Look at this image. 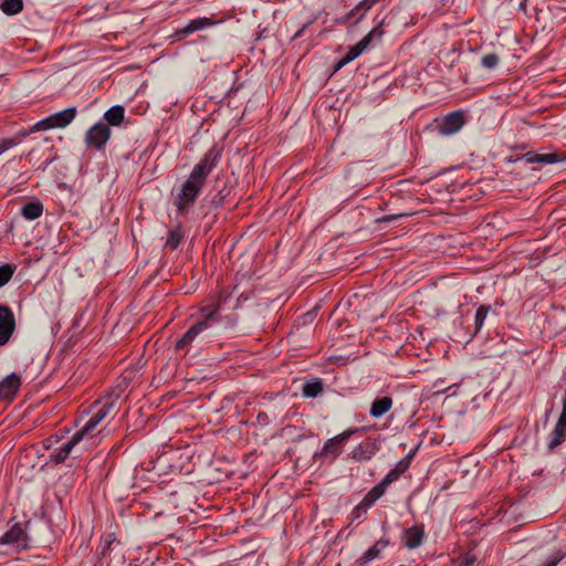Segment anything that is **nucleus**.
Instances as JSON below:
<instances>
[{
	"mask_svg": "<svg viewBox=\"0 0 566 566\" xmlns=\"http://www.w3.org/2000/svg\"><path fill=\"white\" fill-rule=\"evenodd\" d=\"M248 298H249L248 296H244V294H243V293H241V294L239 295V297H238V302H240L241 300L247 301Z\"/></svg>",
	"mask_w": 566,
	"mask_h": 566,
	"instance_id": "nucleus-39",
	"label": "nucleus"
},
{
	"mask_svg": "<svg viewBox=\"0 0 566 566\" xmlns=\"http://www.w3.org/2000/svg\"><path fill=\"white\" fill-rule=\"evenodd\" d=\"M87 436L85 432H83L82 429L77 430L73 437L66 442L64 443L61 448L63 449V451L70 455L71 451L73 450V448L80 442L83 440V438Z\"/></svg>",
	"mask_w": 566,
	"mask_h": 566,
	"instance_id": "nucleus-27",
	"label": "nucleus"
},
{
	"mask_svg": "<svg viewBox=\"0 0 566 566\" xmlns=\"http://www.w3.org/2000/svg\"><path fill=\"white\" fill-rule=\"evenodd\" d=\"M374 454V450L371 444L360 443L355 447L352 451V458L357 461L369 460Z\"/></svg>",
	"mask_w": 566,
	"mask_h": 566,
	"instance_id": "nucleus-21",
	"label": "nucleus"
},
{
	"mask_svg": "<svg viewBox=\"0 0 566 566\" xmlns=\"http://www.w3.org/2000/svg\"><path fill=\"white\" fill-rule=\"evenodd\" d=\"M43 212V206L40 202H29L23 206L21 213L28 220L39 218Z\"/></svg>",
	"mask_w": 566,
	"mask_h": 566,
	"instance_id": "nucleus-20",
	"label": "nucleus"
},
{
	"mask_svg": "<svg viewBox=\"0 0 566 566\" xmlns=\"http://www.w3.org/2000/svg\"><path fill=\"white\" fill-rule=\"evenodd\" d=\"M367 1L371 4V7H374L378 2V0H367Z\"/></svg>",
	"mask_w": 566,
	"mask_h": 566,
	"instance_id": "nucleus-40",
	"label": "nucleus"
},
{
	"mask_svg": "<svg viewBox=\"0 0 566 566\" xmlns=\"http://www.w3.org/2000/svg\"><path fill=\"white\" fill-rule=\"evenodd\" d=\"M354 433V431L352 430H348V431H345L332 439H328L319 455L321 457H336L339 452H340V448L345 444V442L349 439V437Z\"/></svg>",
	"mask_w": 566,
	"mask_h": 566,
	"instance_id": "nucleus-9",
	"label": "nucleus"
},
{
	"mask_svg": "<svg viewBox=\"0 0 566 566\" xmlns=\"http://www.w3.org/2000/svg\"><path fill=\"white\" fill-rule=\"evenodd\" d=\"M212 24H213V21L210 18L203 17V18L193 19L186 27H184L182 29H179L176 32V35L179 36L180 39H184L187 35H189L196 31H200L202 29L209 28Z\"/></svg>",
	"mask_w": 566,
	"mask_h": 566,
	"instance_id": "nucleus-16",
	"label": "nucleus"
},
{
	"mask_svg": "<svg viewBox=\"0 0 566 566\" xmlns=\"http://www.w3.org/2000/svg\"><path fill=\"white\" fill-rule=\"evenodd\" d=\"M566 439V421L558 418L557 423L552 432L551 440L548 442V449L554 450L556 447L562 444Z\"/></svg>",
	"mask_w": 566,
	"mask_h": 566,
	"instance_id": "nucleus-17",
	"label": "nucleus"
},
{
	"mask_svg": "<svg viewBox=\"0 0 566 566\" xmlns=\"http://www.w3.org/2000/svg\"><path fill=\"white\" fill-rule=\"evenodd\" d=\"M349 254H350L349 250H332L328 253V258L333 256V258L340 259L339 263L333 264L334 269H339V268L344 266L347 262L350 263L353 259H357L358 258V256H353V255H349Z\"/></svg>",
	"mask_w": 566,
	"mask_h": 566,
	"instance_id": "nucleus-23",
	"label": "nucleus"
},
{
	"mask_svg": "<svg viewBox=\"0 0 566 566\" xmlns=\"http://www.w3.org/2000/svg\"><path fill=\"white\" fill-rule=\"evenodd\" d=\"M1 10L9 15L17 14L23 9L22 0H3L0 4Z\"/></svg>",
	"mask_w": 566,
	"mask_h": 566,
	"instance_id": "nucleus-24",
	"label": "nucleus"
},
{
	"mask_svg": "<svg viewBox=\"0 0 566 566\" xmlns=\"http://www.w3.org/2000/svg\"><path fill=\"white\" fill-rule=\"evenodd\" d=\"M15 318L13 312L7 305H0V346H4L13 335Z\"/></svg>",
	"mask_w": 566,
	"mask_h": 566,
	"instance_id": "nucleus-7",
	"label": "nucleus"
},
{
	"mask_svg": "<svg viewBox=\"0 0 566 566\" xmlns=\"http://www.w3.org/2000/svg\"><path fill=\"white\" fill-rule=\"evenodd\" d=\"M212 167L213 160L210 159V155H206L201 161L195 166L177 196L176 205L178 210L184 211L193 203Z\"/></svg>",
	"mask_w": 566,
	"mask_h": 566,
	"instance_id": "nucleus-1",
	"label": "nucleus"
},
{
	"mask_svg": "<svg viewBox=\"0 0 566 566\" xmlns=\"http://www.w3.org/2000/svg\"><path fill=\"white\" fill-rule=\"evenodd\" d=\"M111 129L104 123H98L91 127L85 136L87 145L101 149L109 139Z\"/></svg>",
	"mask_w": 566,
	"mask_h": 566,
	"instance_id": "nucleus-8",
	"label": "nucleus"
},
{
	"mask_svg": "<svg viewBox=\"0 0 566 566\" xmlns=\"http://www.w3.org/2000/svg\"><path fill=\"white\" fill-rule=\"evenodd\" d=\"M387 539L377 541L355 563L356 566H367L371 560L379 557L380 553L388 546Z\"/></svg>",
	"mask_w": 566,
	"mask_h": 566,
	"instance_id": "nucleus-13",
	"label": "nucleus"
},
{
	"mask_svg": "<svg viewBox=\"0 0 566 566\" xmlns=\"http://www.w3.org/2000/svg\"><path fill=\"white\" fill-rule=\"evenodd\" d=\"M119 398V392H111L102 401H96L94 405L102 402L101 408L91 417V419L83 426L82 430L86 434H90L95 427L102 422L114 408V402Z\"/></svg>",
	"mask_w": 566,
	"mask_h": 566,
	"instance_id": "nucleus-5",
	"label": "nucleus"
},
{
	"mask_svg": "<svg viewBox=\"0 0 566 566\" xmlns=\"http://www.w3.org/2000/svg\"><path fill=\"white\" fill-rule=\"evenodd\" d=\"M391 406L392 399L390 397L377 398L373 401L369 413L374 418H380L390 410Z\"/></svg>",
	"mask_w": 566,
	"mask_h": 566,
	"instance_id": "nucleus-18",
	"label": "nucleus"
},
{
	"mask_svg": "<svg viewBox=\"0 0 566 566\" xmlns=\"http://www.w3.org/2000/svg\"><path fill=\"white\" fill-rule=\"evenodd\" d=\"M424 538V530L422 526H412L406 528L402 534V541L407 548H418Z\"/></svg>",
	"mask_w": 566,
	"mask_h": 566,
	"instance_id": "nucleus-12",
	"label": "nucleus"
},
{
	"mask_svg": "<svg viewBox=\"0 0 566 566\" xmlns=\"http://www.w3.org/2000/svg\"><path fill=\"white\" fill-rule=\"evenodd\" d=\"M392 483L391 475H386L377 485H375L361 500L358 507H370L386 491L387 486Z\"/></svg>",
	"mask_w": 566,
	"mask_h": 566,
	"instance_id": "nucleus-10",
	"label": "nucleus"
},
{
	"mask_svg": "<svg viewBox=\"0 0 566 566\" xmlns=\"http://www.w3.org/2000/svg\"><path fill=\"white\" fill-rule=\"evenodd\" d=\"M182 237L180 229H174L169 232L166 244L170 248H177L182 243Z\"/></svg>",
	"mask_w": 566,
	"mask_h": 566,
	"instance_id": "nucleus-30",
	"label": "nucleus"
},
{
	"mask_svg": "<svg viewBox=\"0 0 566 566\" xmlns=\"http://www.w3.org/2000/svg\"><path fill=\"white\" fill-rule=\"evenodd\" d=\"M15 266L11 264H4L0 266V287L6 285L14 273Z\"/></svg>",
	"mask_w": 566,
	"mask_h": 566,
	"instance_id": "nucleus-28",
	"label": "nucleus"
},
{
	"mask_svg": "<svg viewBox=\"0 0 566 566\" xmlns=\"http://www.w3.org/2000/svg\"><path fill=\"white\" fill-rule=\"evenodd\" d=\"M565 556L566 552L555 551L546 557L542 566H557Z\"/></svg>",
	"mask_w": 566,
	"mask_h": 566,
	"instance_id": "nucleus-29",
	"label": "nucleus"
},
{
	"mask_svg": "<svg viewBox=\"0 0 566 566\" xmlns=\"http://www.w3.org/2000/svg\"><path fill=\"white\" fill-rule=\"evenodd\" d=\"M499 61L500 59L496 54L489 53L482 57V65L485 69H494L499 64Z\"/></svg>",
	"mask_w": 566,
	"mask_h": 566,
	"instance_id": "nucleus-31",
	"label": "nucleus"
},
{
	"mask_svg": "<svg viewBox=\"0 0 566 566\" xmlns=\"http://www.w3.org/2000/svg\"><path fill=\"white\" fill-rule=\"evenodd\" d=\"M478 563V558L475 555L465 554L460 557L459 566H474Z\"/></svg>",
	"mask_w": 566,
	"mask_h": 566,
	"instance_id": "nucleus-33",
	"label": "nucleus"
},
{
	"mask_svg": "<svg viewBox=\"0 0 566 566\" xmlns=\"http://www.w3.org/2000/svg\"><path fill=\"white\" fill-rule=\"evenodd\" d=\"M524 158L527 163H537L541 165H551L555 163H559L566 159L558 153H549V154H537L533 151H528L524 155Z\"/></svg>",
	"mask_w": 566,
	"mask_h": 566,
	"instance_id": "nucleus-15",
	"label": "nucleus"
},
{
	"mask_svg": "<svg viewBox=\"0 0 566 566\" xmlns=\"http://www.w3.org/2000/svg\"><path fill=\"white\" fill-rule=\"evenodd\" d=\"M15 144L12 139H3L0 142V155L13 147Z\"/></svg>",
	"mask_w": 566,
	"mask_h": 566,
	"instance_id": "nucleus-35",
	"label": "nucleus"
},
{
	"mask_svg": "<svg viewBox=\"0 0 566 566\" xmlns=\"http://www.w3.org/2000/svg\"><path fill=\"white\" fill-rule=\"evenodd\" d=\"M323 391L321 380L308 381L303 385V395L308 398L317 397Z\"/></svg>",
	"mask_w": 566,
	"mask_h": 566,
	"instance_id": "nucleus-25",
	"label": "nucleus"
},
{
	"mask_svg": "<svg viewBox=\"0 0 566 566\" xmlns=\"http://www.w3.org/2000/svg\"><path fill=\"white\" fill-rule=\"evenodd\" d=\"M381 35L382 31L380 27H376L369 31L356 45L349 48L347 53L336 63V71L357 59L369 46L373 39L380 38Z\"/></svg>",
	"mask_w": 566,
	"mask_h": 566,
	"instance_id": "nucleus-4",
	"label": "nucleus"
},
{
	"mask_svg": "<svg viewBox=\"0 0 566 566\" xmlns=\"http://www.w3.org/2000/svg\"><path fill=\"white\" fill-rule=\"evenodd\" d=\"M306 27H307V24H304V25H303V27H302V28H301V29H300V30L294 34L293 40H295V39L300 38V36L303 34V32H304V30L306 29Z\"/></svg>",
	"mask_w": 566,
	"mask_h": 566,
	"instance_id": "nucleus-37",
	"label": "nucleus"
},
{
	"mask_svg": "<svg viewBox=\"0 0 566 566\" xmlns=\"http://www.w3.org/2000/svg\"><path fill=\"white\" fill-rule=\"evenodd\" d=\"M410 465L409 457L401 459L396 467L390 470L386 475H391L392 482L396 481L401 473H403Z\"/></svg>",
	"mask_w": 566,
	"mask_h": 566,
	"instance_id": "nucleus-26",
	"label": "nucleus"
},
{
	"mask_svg": "<svg viewBox=\"0 0 566 566\" xmlns=\"http://www.w3.org/2000/svg\"><path fill=\"white\" fill-rule=\"evenodd\" d=\"M77 114L76 107H69L61 112L54 113L46 118L35 123L31 127V132L49 130L53 128H64L73 122Z\"/></svg>",
	"mask_w": 566,
	"mask_h": 566,
	"instance_id": "nucleus-3",
	"label": "nucleus"
},
{
	"mask_svg": "<svg viewBox=\"0 0 566 566\" xmlns=\"http://www.w3.org/2000/svg\"><path fill=\"white\" fill-rule=\"evenodd\" d=\"M359 13L358 10H356V7L352 9L346 15H344L342 19L338 20L339 23H345L349 21L355 14Z\"/></svg>",
	"mask_w": 566,
	"mask_h": 566,
	"instance_id": "nucleus-36",
	"label": "nucleus"
},
{
	"mask_svg": "<svg viewBox=\"0 0 566 566\" xmlns=\"http://www.w3.org/2000/svg\"><path fill=\"white\" fill-rule=\"evenodd\" d=\"M218 305H208L200 310L203 319L193 324L184 336L176 343L177 349L188 346L200 333L208 329L211 324L218 322Z\"/></svg>",
	"mask_w": 566,
	"mask_h": 566,
	"instance_id": "nucleus-2",
	"label": "nucleus"
},
{
	"mask_svg": "<svg viewBox=\"0 0 566 566\" xmlns=\"http://www.w3.org/2000/svg\"><path fill=\"white\" fill-rule=\"evenodd\" d=\"M228 297H229L228 294H226L224 292H220V295H219L220 301L226 302L228 300Z\"/></svg>",
	"mask_w": 566,
	"mask_h": 566,
	"instance_id": "nucleus-38",
	"label": "nucleus"
},
{
	"mask_svg": "<svg viewBox=\"0 0 566 566\" xmlns=\"http://www.w3.org/2000/svg\"><path fill=\"white\" fill-rule=\"evenodd\" d=\"M0 545L11 546L18 553L29 547V537L20 524H14L0 536Z\"/></svg>",
	"mask_w": 566,
	"mask_h": 566,
	"instance_id": "nucleus-6",
	"label": "nucleus"
},
{
	"mask_svg": "<svg viewBox=\"0 0 566 566\" xmlns=\"http://www.w3.org/2000/svg\"><path fill=\"white\" fill-rule=\"evenodd\" d=\"M373 7L371 4L367 1V0H361L357 6H356V10H358L359 12H361L360 18H363V15L368 11L370 10Z\"/></svg>",
	"mask_w": 566,
	"mask_h": 566,
	"instance_id": "nucleus-34",
	"label": "nucleus"
},
{
	"mask_svg": "<svg viewBox=\"0 0 566 566\" xmlns=\"http://www.w3.org/2000/svg\"><path fill=\"white\" fill-rule=\"evenodd\" d=\"M21 385V378L12 373L0 381V398H11L17 394Z\"/></svg>",
	"mask_w": 566,
	"mask_h": 566,
	"instance_id": "nucleus-14",
	"label": "nucleus"
},
{
	"mask_svg": "<svg viewBox=\"0 0 566 566\" xmlns=\"http://www.w3.org/2000/svg\"><path fill=\"white\" fill-rule=\"evenodd\" d=\"M463 115L461 112H452L447 115L439 124V130L443 135H451L460 130L463 126Z\"/></svg>",
	"mask_w": 566,
	"mask_h": 566,
	"instance_id": "nucleus-11",
	"label": "nucleus"
},
{
	"mask_svg": "<svg viewBox=\"0 0 566 566\" xmlns=\"http://www.w3.org/2000/svg\"><path fill=\"white\" fill-rule=\"evenodd\" d=\"M491 310H492V307L490 305H481L478 307L475 317H474V332L471 336L476 335L481 331V328L484 324V321H485L488 314L491 312Z\"/></svg>",
	"mask_w": 566,
	"mask_h": 566,
	"instance_id": "nucleus-22",
	"label": "nucleus"
},
{
	"mask_svg": "<svg viewBox=\"0 0 566 566\" xmlns=\"http://www.w3.org/2000/svg\"><path fill=\"white\" fill-rule=\"evenodd\" d=\"M125 109L120 105L111 107L104 115L108 124L113 126L119 125L124 119Z\"/></svg>",
	"mask_w": 566,
	"mask_h": 566,
	"instance_id": "nucleus-19",
	"label": "nucleus"
},
{
	"mask_svg": "<svg viewBox=\"0 0 566 566\" xmlns=\"http://www.w3.org/2000/svg\"><path fill=\"white\" fill-rule=\"evenodd\" d=\"M69 454H66L62 448L51 453L50 459L52 462L59 464L64 462L67 459Z\"/></svg>",
	"mask_w": 566,
	"mask_h": 566,
	"instance_id": "nucleus-32",
	"label": "nucleus"
}]
</instances>
